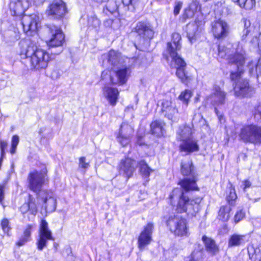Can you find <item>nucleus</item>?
<instances>
[{
  "label": "nucleus",
  "instance_id": "f257e3e1",
  "mask_svg": "<svg viewBox=\"0 0 261 261\" xmlns=\"http://www.w3.org/2000/svg\"><path fill=\"white\" fill-rule=\"evenodd\" d=\"M237 45L227 44L226 47L219 46L218 55L221 58L228 60L229 63L234 64L238 69L237 72H231L230 79L236 82L233 88L234 95L239 97H251L255 92L253 88L249 86L247 80L242 78L243 73V64L245 59L243 53Z\"/></svg>",
  "mask_w": 261,
  "mask_h": 261
},
{
  "label": "nucleus",
  "instance_id": "f03ea898",
  "mask_svg": "<svg viewBox=\"0 0 261 261\" xmlns=\"http://www.w3.org/2000/svg\"><path fill=\"white\" fill-rule=\"evenodd\" d=\"M19 45L20 55L22 58L29 59L32 69L40 70L47 67L49 57L45 50L38 48L34 42L30 40L21 41Z\"/></svg>",
  "mask_w": 261,
  "mask_h": 261
},
{
  "label": "nucleus",
  "instance_id": "7ed1b4c3",
  "mask_svg": "<svg viewBox=\"0 0 261 261\" xmlns=\"http://www.w3.org/2000/svg\"><path fill=\"white\" fill-rule=\"evenodd\" d=\"M169 198L171 204H175L178 200L176 205V210L179 213H187L189 216H195L200 210V203L202 198L197 197L195 199H189L184 195L182 190L180 188H175L170 195Z\"/></svg>",
  "mask_w": 261,
  "mask_h": 261
},
{
  "label": "nucleus",
  "instance_id": "20e7f679",
  "mask_svg": "<svg viewBox=\"0 0 261 261\" xmlns=\"http://www.w3.org/2000/svg\"><path fill=\"white\" fill-rule=\"evenodd\" d=\"M166 225L174 235L187 237L189 234L187 220L179 215H171L166 221Z\"/></svg>",
  "mask_w": 261,
  "mask_h": 261
},
{
  "label": "nucleus",
  "instance_id": "39448f33",
  "mask_svg": "<svg viewBox=\"0 0 261 261\" xmlns=\"http://www.w3.org/2000/svg\"><path fill=\"white\" fill-rule=\"evenodd\" d=\"M240 139L244 143L261 144V126L250 124L244 125L239 135Z\"/></svg>",
  "mask_w": 261,
  "mask_h": 261
},
{
  "label": "nucleus",
  "instance_id": "423d86ee",
  "mask_svg": "<svg viewBox=\"0 0 261 261\" xmlns=\"http://www.w3.org/2000/svg\"><path fill=\"white\" fill-rule=\"evenodd\" d=\"M129 74V68L123 67L117 70H105L102 72L101 78L112 84L122 85L126 83Z\"/></svg>",
  "mask_w": 261,
  "mask_h": 261
},
{
  "label": "nucleus",
  "instance_id": "0eeeda50",
  "mask_svg": "<svg viewBox=\"0 0 261 261\" xmlns=\"http://www.w3.org/2000/svg\"><path fill=\"white\" fill-rule=\"evenodd\" d=\"M181 172L184 176H190L192 178H185L181 180L178 184L185 191L190 190H198V188L196 185V175L194 171V166L191 161L187 163H181Z\"/></svg>",
  "mask_w": 261,
  "mask_h": 261
},
{
  "label": "nucleus",
  "instance_id": "6e6552de",
  "mask_svg": "<svg viewBox=\"0 0 261 261\" xmlns=\"http://www.w3.org/2000/svg\"><path fill=\"white\" fill-rule=\"evenodd\" d=\"M47 169L45 166L40 171L31 172L28 177L30 189L38 193L41 191L43 185L47 181Z\"/></svg>",
  "mask_w": 261,
  "mask_h": 261
},
{
  "label": "nucleus",
  "instance_id": "1a4fd4ad",
  "mask_svg": "<svg viewBox=\"0 0 261 261\" xmlns=\"http://www.w3.org/2000/svg\"><path fill=\"white\" fill-rule=\"evenodd\" d=\"M46 33L45 40L49 47H58L63 45L65 36L60 28L51 25L47 28Z\"/></svg>",
  "mask_w": 261,
  "mask_h": 261
},
{
  "label": "nucleus",
  "instance_id": "9d476101",
  "mask_svg": "<svg viewBox=\"0 0 261 261\" xmlns=\"http://www.w3.org/2000/svg\"><path fill=\"white\" fill-rule=\"evenodd\" d=\"M170 66L176 69V75L182 83L187 85L191 81V76L186 71L187 64L180 57L171 58Z\"/></svg>",
  "mask_w": 261,
  "mask_h": 261
},
{
  "label": "nucleus",
  "instance_id": "9b49d317",
  "mask_svg": "<svg viewBox=\"0 0 261 261\" xmlns=\"http://www.w3.org/2000/svg\"><path fill=\"white\" fill-rule=\"evenodd\" d=\"M226 97V93L221 88L218 86L213 87V92L210 96V101L215 107V111L221 122H222L223 118L221 115H219L217 107L225 104Z\"/></svg>",
  "mask_w": 261,
  "mask_h": 261
},
{
  "label": "nucleus",
  "instance_id": "f8f14e48",
  "mask_svg": "<svg viewBox=\"0 0 261 261\" xmlns=\"http://www.w3.org/2000/svg\"><path fill=\"white\" fill-rule=\"evenodd\" d=\"M48 240L54 241V238L53 237L51 230L48 228L47 222L44 220H42L39 231L38 238L36 242L37 249L42 251L46 247Z\"/></svg>",
  "mask_w": 261,
  "mask_h": 261
},
{
  "label": "nucleus",
  "instance_id": "ddd939ff",
  "mask_svg": "<svg viewBox=\"0 0 261 261\" xmlns=\"http://www.w3.org/2000/svg\"><path fill=\"white\" fill-rule=\"evenodd\" d=\"M180 40L181 36L179 34L173 33L171 42H168L166 51L164 54V56L167 61H169V57L173 58L180 57L178 53L181 47Z\"/></svg>",
  "mask_w": 261,
  "mask_h": 261
},
{
  "label": "nucleus",
  "instance_id": "4468645a",
  "mask_svg": "<svg viewBox=\"0 0 261 261\" xmlns=\"http://www.w3.org/2000/svg\"><path fill=\"white\" fill-rule=\"evenodd\" d=\"M66 4L63 0H54L48 6L46 13L54 19H60L67 13Z\"/></svg>",
  "mask_w": 261,
  "mask_h": 261
},
{
  "label": "nucleus",
  "instance_id": "2eb2a0df",
  "mask_svg": "<svg viewBox=\"0 0 261 261\" xmlns=\"http://www.w3.org/2000/svg\"><path fill=\"white\" fill-rule=\"evenodd\" d=\"M137 166V163L135 160L125 158L121 161L118 166L119 173L128 179L133 175Z\"/></svg>",
  "mask_w": 261,
  "mask_h": 261
},
{
  "label": "nucleus",
  "instance_id": "dca6fc26",
  "mask_svg": "<svg viewBox=\"0 0 261 261\" xmlns=\"http://www.w3.org/2000/svg\"><path fill=\"white\" fill-rule=\"evenodd\" d=\"M30 5V0H11L9 4L11 14L13 16H21Z\"/></svg>",
  "mask_w": 261,
  "mask_h": 261
},
{
  "label": "nucleus",
  "instance_id": "f3484780",
  "mask_svg": "<svg viewBox=\"0 0 261 261\" xmlns=\"http://www.w3.org/2000/svg\"><path fill=\"white\" fill-rule=\"evenodd\" d=\"M43 200V207L46 213L54 212L56 208L57 201L54 193L50 191H43L38 195Z\"/></svg>",
  "mask_w": 261,
  "mask_h": 261
},
{
  "label": "nucleus",
  "instance_id": "a211bd4d",
  "mask_svg": "<svg viewBox=\"0 0 261 261\" xmlns=\"http://www.w3.org/2000/svg\"><path fill=\"white\" fill-rule=\"evenodd\" d=\"M134 132V128L128 124L123 123L117 137L118 142L123 146L128 144Z\"/></svg>",
  "mask_w": 261,
  "mask_h": 261
},
{
  "label": "nucleus",
  "instance_id": "6ab92c4d",
  "mask_svg": "<svg viewBox=\"0 0 261 261\" xmlns=\"http://www.w3.org/2000/svg\"><path fill=\"white\" fill-rule=\"evenodd\" d=\"M153 229V224L148 223L140 233L138 239V247L140 250H143L146 246L150 243Z\"/></svg>",
  "mask_w": 261,
  "mask_h": 261
},
{
  "label": "nucleus",
  "instance_id": "aec40b11",
  "mask_svg": "<svg viewBox=\"0 0 261 261\" xmlns=\"http://www.w3.org/2000/svg\"><path fill=\"white\" fill-rule=\"evenodd\" d=\"M39 19L38 16L34 14L23 16L21 24L24 32L28 33L30 31H35L37 29Z\"/></svg>",
  "mask_w": 261,
  "mask_h": 261
},
{
  "label": "nucleus",
  "instance_id": "412c9836",
  "mask_svg": "<svg viewBox=\"0 0 261 261\" xmlns=\"http://www.w3.org/2000/svg\"><path fill=\"white\" fill-rule=\"evenodd\" d=\"M162 111L164 116L171 120H174L178 114L175 104L170 98L163 100L162 105Z\"/></svg>",
  "mask_w": 261,
  "mask_h": 261
},
{
  "label": "nucleus",
  "instance_id": "4be33fe9",
  "mask_svg": "<svg viewBox=\"0 0 261 261\" xmlns=\"http://www.w3.org/2000/svg\"><path fill=\"white\" fill-rule=\"evenodd\" d=\"M135 31L140 36L144 39L152 38L154 33L150 23L144 22H138L135 27Z\"/></svg>",
  "mask_w": 261,
  "mask_h": 261
},
{
  "label": "nucleus",
  "instance_id": "5701e85b",
  "mask_svg": "<svg viewBox=\"0 0 261 261\" xmlns=\"http://www.w3.org/2000/svg\"><path fill=\"white\" fill-rule=\"evenodd\" d=\"M212 31L215 38H223L228 35V27L225 22L219 20L213 24Z\"/></svg>",
  "mask_w": 261,
  "mask_h": 261
},
{
  "label": "nucleus",
  "instance_id": "b1692460",
  "mask_svg": "<svg viewBox=\"0 0 261 261\" xmlns=\"http://www.w3.org/2000/svg\"><path fill=\"white\" fill-rule=\"evenodd\" d=\"M103 96L112 106H115L118 99L119 92L117 88L105 86L102 89Z\"/></svg>",
  "mask_w": 261,
  "mask_h": 261
},
{
  "label": "nucleus",
  "instance_id": "393cba45",
  "mask_svg": "<svg viewBox=\"0 0 261 261\" xmlns=\"http://www.w3.org/2000/svg\"><path fill=\"white\" fill-rule=\"evenodd\" d=\"M180 151L190 154L199 150V146L197 141L193 137L181 142L179 145Z\"/></svg>",
  "mask_w": 261,
  "mask_h": 261
},
{
  "label": "nucleus",
  "instance_id": "a878e982",
  "mask_svg": "<svg viewBox=\"0 0 261 261\" xmlns=\"http://www.w3.org/2000/svg\"><path fill=\"white\" fill-rule=\"evenodd\" d=\"M249 241V236L248 234H239L234 233L230 236L228 246L229 247L239 246L245 245Z\"/></svg>",
  "mask_w": 261,
  "mask_h": 261
},
{
  "label": "nucleus",
  "instance_id": "bb28decb",
  "mask_svg": "<svg viewBox=\"0 0 261 261\" xmlns=\"http://www.w3.org/2000/svg\"><path fill=\"white\" fill-rule=\"evenodd\" d=\"M177 138L181 142L192 138V128L188 126H181L177 132Z\"/></svg>",
  "mask_w": 261,
  "mask_h": 261
},
{
  "label": "nucleus",
  "instance_id": "cd10ccee",
  "mask_svg": "<svg viewBox=\"0 0 261 261\" xmlns=\"http://www.w3.org/2000/svg\"><path fill=\"white\" fill-rule=\"evenodd\" d=\"M20 211L22 214L29 212L34 216L37 213V209L33 199L30 197L29 202L23 204L20 207Z\"/></svg>",
  "mask_w": 261,
  "mask_h": 261
},
{
  "label": "nucleus",
  "instance_id": "c85d7f7f",
  "mask_svg": "<svg viewBox=\"0 0 261 261\" xmlns=\"http://www.w3.org/2000/svg\"><path fill=\"white\" fill-rule=\"evenodd\" d=\"M164 123L159 120L153 121L150 124L151 132L152 134L158 137H161L164 134Z\"/></svg>",
  "mask_w": 261,
  "mask_h": 261
},
{
  "label": "nucleus",
  "instance_id": "c756f323",
  "mask_svg": "<svg viewBox=\"0 0 261 261\" xmlns=\"http://www.w3.org/2000/svg\"><path fill=\"white\" fill-rule=\"evenodd\" d=\"M202 240L205 244L206 250L208 252L214 254L218 252V246L216 245L213 240L205 236H203Z\"/></svg>",
  "mask_w": 261,
  "mask_h": 261
},
{
  "label": "nucleus",
  "instance_id": "7c9ffc66",
  "mask_svg": "<svg viewBox=\"0 0 261 261\" xmlns=\"http://www.w3.org/2000/svg\"><path fill=\"white\" fill-rule=\"evenodd\" d=\"M231 211V208L229 205L221 206L219 211L218 219L223 222L227 221L230 217V212Z\"/></svg>",
  "mask_w": 261,
  "mask_h": 261
},
{
  "label": "nucleus",
  "instance_id": "2f4dec72",
  "mask_svg": "<svg viewBox=\"0 0 261 261\" xmlns=\"http://www.w3.org/2000/svg\"><path fill=\"white\" fill-rule=\"evenodd\" d=\"M249 73L251 76H256L257 78L261 75V63L259 61L256 63L251 62L248 65Z\"/></svg>",
  "mask_w": 261,
  "mask_h": 261
},
{
  "label": "nucleus",
  "instance_id": "473e14b6",
  "mask_svg": "<svg viewBox=\"0 0 261 261\" xmlns=\"http://www.w3.org/2000/svg\"><path fill=\"white\" fill-rule=\"evenodd\" d=\"M108 61L113 66H118L120 64V54L114 50H111L108 55Z\"/></svg>",
  "mask_w": 261,
  "mask_h": 261
},
{
  "label": "nucleus",
  "instance_id": "72a5a7b5",
  "mask_svg": "<svg viewBox=\"0 0 261 261\" xmlns=\"http://www.w3.org/2000/svg\"><path fill=\"white\" fill-rule=\"evenodd\" d=\"M248 253L250 259L252 261H256L258 259V256L259 255L260 249L257 245L249 244L248 246Z\"/></svg>",
  "mask_w": 261,
  "mask_h": 261
},
{
  "label": "nucleus",
  "instance_id": "f704fd0d",
  "mask_svg": "<svg viewBox=\"0 0 261 261\" xmlns=\"http://www.w3.org/2000/svg\"><path fill=\"white\" fill-rule=\"evenodd\" d=\"M198 30L197 25L195 23H189L187 27V36L190 41L192 42L196 37V33Z\"/></svg>",
  "mask_w": 261,
  "mask_h": 261
},
{
  "label": "nucleus",
  "instance_id": "c9c22d12",
  "mask_svg": "<svg viewBox=\"0 0 261 261\" xmlns=\"http://www.w3.org/2000/svg\"><path fill=\"white\" fill-rule=\"evenodd\" d=\"M235 3H238L239 6L246 10L252 9L255 5V0H233Z\"/></svg>",
  "mask_w": 261,
  "mask_h": 261
},
{
  "label": "nucleus",
  "instance_id": "e433bc0d",
  "mask_svg": "<svg viewBox=\"0 0 261 261\" xmlns=\"http://www.w3.org/2000/svg\"><path fill=\"white\" fill-rule=\"evenodd\" d=\"M140 171L141 174L144 177H148L150 175L152 170L148 166L144 161H141L139 163Z\"/></svg>",
  "mask_w": 261,
  "mask_h": 261
},
{
  "label": "nucleus",
  "instance_id": "4c0bfd02",
  "mask_svg": "<svg viewBox=\"0 0 261 261\" xmlns=\"http://www.w3.org/2000/svg\"><path fill=\"white\" fill-rule=\"evenodd\" d=\"M192 93L190 90H185L181 93L178 97V98L180 100L182 101V102L186 105V106H187L189 103L190 99L192 96Z\"/></svg>",
  "mask_w": 261,
  "mask_h": 261
},
{
  "label": "nucleus",
  "instance_id": "58836bf2",
  "mask_svg": "<svg viewBox=\"0 0 261 261\" xmlns=\"http://www.w3.org/2000/svg\"><path fill=\"white\" fill-rule=\"evenodd\" d=\"M19 141V138L17 135H14L12 137L11 141V148L10 149V152L12 154H14L15 153Z\"/></svg>",
  "mask_w": 261,
  "mask_h": 261
},
{
  "label": "nucleus",
  "instance_id": "ea45409f",
  "mask_svg": "<svg viewBox=\"0 0 261 261\" xmlns=\"http://www.w3.org/2000/svg\"><path fill=\"white\" fill-rule=\"evenodd\" d=\"M202 257V251L199 250H195L191 254L190 261H200Z\"/></svg>",
  "mask_w": 261,
  "mask_h": 261
},
{
  "label": "nucleus",
  "instance_id": "a19ab883",
  "mask_svg": "<svg viewBox=\"0 0 261 261\" xmlns=\"http://www.w3.org/2000/svg\"><path fill=\"white\" fill-rule=\"evenodd\" d=\"M64 254H66L67 261H74L75 256L72 254V252L70 247L66 248L64 250Z\"/></svg>",
  "mask_w": 261,
  "mask_h": 261
},
{
  "label": "nucleus",
  "instance_id": "79ce46f5",
  "mask_svg": "<svg viewBox=\"0 0 261 261\" xmlns=\"http://www.w3.org/2000/svg\"><path fill=\"white\" fill-rule=\"evenodd\" d=\"M1 226L3 231L5 233H7L9 234V232L11 229L10 227H9V222L8 219H4L2 221Z\"/></svg>",
  "mask_w": 261,
  "mask_h": 261
},
{
  "label": "nucleus",
  "instance_id": "37998d69",
  "mask_svg": "<svg viewBox=\"0 0 261 261\" xmlns=\"http://www.w3.org/2000/svg\"><path fill=\"white\" fill-rule=\"evenodd\" d=\"M237 194L234 191V189H233L230 191L229 195L227 197L228 202L230 204H233V201L237 199Z\"/></svg>",
  "mask_w": 261,
  "mask_h": 261
},
{
  "label": "nucleus",
  "instance_id": "c03bdc74",
  "mask_svg": "<svg viewBox=\"0 0 261 261\" xmlns=\"http://www.w3.org/2000/svg\"><path fill=\"white\" fill-rule=\"evenodd\" d=\"M245 214L242 211L240 210L236 213L234 217V221L236 223H238L245 217Z\"/></svg>",
  "mask_w": 261,
  "mask_h": 261
},
{
  "label": "nucleus",
  "instance_id": "a18cd8bd",
  "mask_svg": "<svg viewBox=\"0 0 261 261\" xmlns=\"http://www.w3.org/2000/svg\"><path fill=\"white\" fill-rule=\"evenodd\" d=\"M89 167V163L86 162L85 157H81L79 159V167L86 169Z\"/></svg>",
  "mask_w": 261,
  "mask_h": 261
},
{
  "label": "nucleus",
  "instance_id": "49530a36",
  "mask_svg": "<svg viewBox=\"0 0 261 261\" xmlns=\"http://www.w3.org/2000/svg\"><path fill=\"white\" fill-rule=\"evenodd\" d=\"M33 227V225H28L23 232V236L25 238H28L30 240L31 232Z\"/></svg>",
  "mask_w": 261,
  "mask_h": 261
},
{
  "label": "nucleus",
  "instance_id": "de8ad7c7",
  "mask_svg": "<svg viewBox=\"0 0 261 261\" xmlns=\"http://www.w3.org/2000/svg\"><path fill=\"white\" fill-rule=\"evenodd\" d=\"M182 5V3L180 2H175L173 10V14L175 16L177 15L179 13Z\"/></svg>",
  "mask_w": 261,
  "mask_h": 261
},
{
  "label": "nucleus",
  "instance_id": "09e8293b",
  "mask_svg": "<svg viewBox=\"0 0 261 261\" xmlns=\"http://www.w3.org/2000/svg\"><path fill=\"white\" fill-rule=\"evenodd\" d=\"M254 117L261 122V103L255 107Z\"/></svg>",
  "mask_w": 261,
  "mask_h": 261
},
{
  "label": "nucleus",
  "instance_id": "8fccbe9b",
  "mask_svg": "<svg viewBox=\"0 0 261 261\" xmlns=\"http://www.w3.org/2000/svg\"><path fill=\"white\" fill-rule=\"evenodd\" d=\"M30 240L28 239V238H25L22 236L19 240L16 243L17 245L18 246H21L23 245L25 243L29 241Z\"/></svg>",
  "mask_w": 261,
  "mask_h": 261
},
{
  "label": "nucleus",
  "instance_id": "3c124183",
  "mask_svg": "<svg viewBox=\"0 0 261 261\" xmlns=\"http://www.w3.org/2000/svg\"><path fill=\"white\" fill-rule=\"evenodd\" d=\"M251 186V182L249 180H245L242 181V187L243 190L245 191L246 189L250 187Z\"/></svg>",
  "mask_w": 261,
  "mask_h": 261
},
{
  "label": "nucleus",
  "instance_id": "603ef678",
  "mask_svg": "<svg viewBox=\"0 0 261 261\" xmlns=\"http://www.w3.org/2000/svg\"><path fill=\"white\" fill-rule=\"evenodd\" d=\"M244 29L247 30H251L250 29V21L246 19H244Z\"/></svg>",
  "mask_w": 261,
  "mask_h": 261
},
{
  "label": "nucleus",
  "instance_id": "864d4df0",
  "mask_svg": "<svg viewBox=\"0 0 261 261\" xmlns=\"http://www.w3.org/2000/svg\"><path fill=\"white\" fill-rule=\"evenodd\" d=\"M193 15V12L190 9H186L185 13V17L188 18L191 17Z\"/></svg>",
  "mask_w": 261,
  "mask_h": 261
},
{
  "label": "nucleus",
  "instance_id": "5fc2aeb1",
  "mask_svg": "<svg viewBox=\"0 0 261 261\" xmlns=\"http://www.w3.org/2000/svg\"><path fill=\"white\" fill-rule=\"evenodd\" d=\"M250 32L251 30L244 29L242 35V39H245Z\"/></svg>",
  "mask_w": 261,
  "mask_h": 261
},
{
  "label": "nucleus",
  "instance_id": "6e6d98bb",
  "mask_svg": "<svg viewBox=\"0 0 261 261\" xmlns=\"http://www.w3.org/2000/svg\"><path fill=\"white\" fill-rule=\"evenodd\" d=\"M4 198V188L0 185V202L2 203Z\"/></svg>",
  "mask_w": 261,
  "mask_h": 261
},
{
  "label": "nucleus",
  "instance_id": "4d7b16f0",
  "mask_svg": "<svg viewBox=\"0 0 261 261\" xmlns=\"http://www.w3.org/2000/svg\"><path fill=\"white\" fill-rule=\"evenodd\" d=\"M7 146V143L4 141H0L1 150H5Z\"/></svg>",
  "mask_w": 261,
  "mask_h": 261
},
{
  "label": "nucleus",
  "instance_id": "13d9d810",
  "mask_svg": "<svg viewBox=\"0 0 261 261\" xmlns=\"http://www.w3.org/2000/svg\"><path fill=\"white\" fill-rule=\"evenodd\" d=\"M134 0H122L123 4L127 6L129 5H133Z\"/></svg>",
  "mask_w": 261,
  "mask_h": 261
},
{
  "label": "nucleus",
  "instance_id": "bf43d9fd",
  "mask_svg": "<svg viewBox=\"0 0 261 261\" xmlns=\"http://www.w3.org/2000/svg\"><path fill=\"white\" fill-rule=\"evenodd\" d=\"M14 35V37L12 39V41L14 42L16 40H18L19 38V35L18 34H16V33H13Z\"/></svg>",
  "mask_w": 261,
  "mask_h": 261
},
{
  "label": "nucleus",
  "instance_id": "052dcab7",
  "mask_svg": "<svg viewBox=\"0 0 261 261\" xmlns=\"http://www.w3.org/2000/svg\"><path fill=\"white\" fill-rule=\"evenodd\" d=\"M258 46L259 49L261 50V33L259 34L258 36Z\"/></svg>",
  "mask_w": 261,
  "mask_h": 261
},
{
  "label": "nucleus",
  "instance_id": "680f3d73",
  "mask_svg": "<svg viewBox=\"0 0 261 261\" xmlns=\"http://www.w3.org/2000/svg\"><path fill=\"white\" fill-rule=\"evenodd\" d=\"M93 22L94 23L95 27L98 26L99 25V21L98 19L95 18L93 19Z\"/></svg>",
  "mask_w": 261,
  "mask_h": 261
},
{
  "label": "nucleus",
  "instance_id": "e2e57ef3",
  "mask_svg": "<svg viewBox=\"0 0 261 261\" xmlns=\"http://www.w3.org/2000/svg\"><path fill=\"white\" fill-rule=\"evenodd\" d=\"M1 154H2V156H1V158L0 159H3V158L4 156V154H5V150H1Z\"/></svg>",
  "mask_w": 261,
  "mask_h": 261
},
{
  "label": "nucleus",
  "instance_id": "0e129e2a",
  "mask_svg": "<svg viewBox=\"0 0 261 261\" xmlns=\"http://www.w3.org/2000/svg\"><path fill=\"white\" fill-rule=\"evenodd\" d=\"M58 246V244L57 243H54V246L56 249H57Z\"/></svg>",
  "mask_w": 261,
  "mask_h": 261
},
{
  "label": "nucleus",
  "instance_id": "69168bd1",
  "mask_svg": "<svg viewBox=\"0 0 261 261\" xmlns=\"http://www.w3.org/2000/svg\"><path fill=\"white\" fill-rule=\"evenodd\" d=\"M138 0H134L133 3V5H135Z\"/></svg>",
  "mask_w": 261,
  "mask_h": 261
},
{
  "label": "nucleus",
  "instance_id": "338daca9",
  "mask_svg": "<svg viewBox=\"0 0 261 261\" xmlns=\"http://www.w3.org/2000/svg\"><path fill=\"white\" fill-rule=\"evenodd\" d=\"M196 117V115L194 116V117L193 118V122L195 120V117Z\"/></svg>",
  "mask_w": 261,
  "mask_h": 261
},
{
  "label": "nucleus",
  "instance_id": "774afa93",
  "mask_svg": "<svg viewBox=\"0 0 261 261\" xmlns=\"http://www.w3.org/2000/svg\"><path fill=\"white\" fill-rule=\"evenodd\" d=\"M41 132H42V129H40V134L41 133Z\"/></svg>",
  "mask_w": 261,
  "mask_h": 261
}]
</instances>
